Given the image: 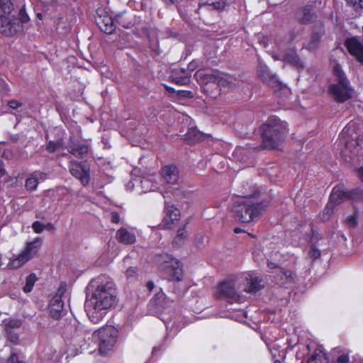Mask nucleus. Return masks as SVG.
<instances>
[{"label": "nucleus", "instance_id": "52", "mask_svg": "<svg viewBox=\"0 0 363 363\" xmlns=\"http://www.w3.org/2000/svg\"><path fill=\"white\" fill-rule=\"evenodd\" d=\"M19 15L21 16V23H26L29 20L28 15L24 14L22 10L20 11Z\"/></svg>", "mask_w": 363, "mask_h": 363}, {"label": "nucleus", "instance_id": "17", "mask_svg": "<svg viewBox=\"0 0 363 363\" xmlns=\"http://www.w3.org/2000/svg\"><path fill=\"white\" fill-rule=\"evenodd\" d=\"M67 148L72 155L77 158L85 157L87 155L89 150V147L87 145L83 143H75L72 138H70L69 140Z\"/></svg>", "mask_w": 363, "mask_h": 363}, {"label": "nucleus", "instance_id": "15", "mask_svg": "<svg viewBox=\"0 0 363 363\" xmlns=\"http://www.w3.org/2000/svg\"><path fill=\"white\" fill-rule=\"evenodd\" d=\"M69 172L72 176L80 179L83 186H86L89 182V172L86 167L81 163L73 162L69 169Z\"/></svg>", "mask_w": 363, "mask_h": 363}, {"label": "nucleus", "instance_id": "44", "mask_svg": "<svg viewBox=\"0 0 363 363\" xmlns=\"http://www.w3.org/2000/svg\"><path fill=\"white\" fill-rule=\"evenodd\" d=\"M32 228L35 233H41L45 229L44 224L38 220L34 221L32 224Z\"/></svg>", "mask_w": 363, "mask_h": 363}, {"label": "nucleus", "instance_id": "63", "mask_svg": "<svg viewBox=\"0 0 363 363\" xmlns=\"http://www.w3.org/2000/svg\"><path fill=\"white\" fill-rule=\"evenodd\" d=\"M168 36L169 37L176 38L177 36V34L176 33H172V31H169V34Z\"/></svg>", "mask_w": 363, "mask_h": 363}, {"label": "nucleus", "instance_id": "57", "mask_svg": "<svg viewBox=\"0 0 363 363\" xmlns=\"http://www.w3.org/2000/svg\"><path fill=\"white\" fill-rule=\"evenodd\" d=\"M45 229H47L48 230H52L55 229V226L52 223H48L47 224L44 225Z\"/></svg>", "mask_w": 363, "mask_h": 363}, {"label": "nucleus", "instance_id": "27", "mask_svg": "<svg viewBox=\"0 0 363 363\" xmlns=\"http://www.w3.org/2000/svg\"><path fill=\"white\" fill-rule=\"evenodd\" d=\"M283 61L285 63L291 64L297 67H303L298 55L294 49H289L286 52L283 53Z\"/></svg>", "mask_w": 363, "mask_h": 363}, {"label": "nucleus", "instance_id": "61", "mask_svg": "<svg viewBox=\"0 0 363 363\" xmlns=\"http://www.w3.org/2000/svg\"><path fill=\"white\" fill-rule=\"evenodd\" d=\"M166 4H174V0H162Z\"/></svg>", "mask_w": 363, "mask_h": 363}, {"label": "nucleus", "instance_id": "50", "mask_svg": "<svg viewBox=\"0 0 363 363\" xmlns=\"http://www.w3.org/2000/svg\"><path fill=\"white\" fill-rule=\"evenodd\" d=\"M335 205L329 201L326 207L324 209V214H327L328 216L333 213V208Z\"/></svg>", "mask_w": 363, "mask_h": 363}, {"label": "nucleus", "instance_id": "54", "mask_svg": "<svg viewBox=\"0 0 363 363\" xmlns=\"http://www.w3.org/2000/svg\"><path fill=\"white\" fill-rule=\"evenodd\" d=\"M7 89V84L5 81L0 78V92L4 91Z\"/></svg>", "mask_w": 363, "mask_h": 363}, {"label": "nucleus", "instance_id": "24", "mask_svg": "<svg viewBox=\"0 0 363 363\" xmlns=\"http://www.w3.org/2000/svg\"><path fill=\"white\" fill-rule=\"evenodd\" d=\"M96 22L99 28L106 33H112L115 30L113 19L108 15L99 16Z\"/></svg>", "mask_w": 363, "mask_h": 363}, {"label": "nucleus", "instance_id": "14", "mask_svg": "<svg viewBox=\"0 0 363 363\" xmlns=\"http://www.w3.org/2000/svg\"><path fill=\"white\" fill-rule=\"evenodd\" d=\"M350 54L363 63V44L355 37L347 38L345 43Z\"/></svg>", "mask_w": 363, "mask_h": 363}, {"label": "nucleus", "instance_id": "18", "mask_svg": "<svg viewBox=\"0 0 363 363\" xmlns=\"http://www.w3.org/2000/svg\"><path fill=\"white\" fill-rule=\"evenodd\" d=\"M49 314L55 320H58L65 313L64 301L51 298L48 306Z\"/></svg>", "mask_w": 363, "mask_h": 363}, {"label": "nucleus", "instance_id": "58", "mask_svg": "<svg viewBox=\"0 0 363 363\" xmlns=\"http://www.w3.org/2000/svg\"><path fill=\"white\" fill-rule=\"evenodd\" d=\"M6 174V170L4 168L3 162H0V178Z\"/></svg>", "mask_w": 363, "mask_h": 363}, {"label": "nucleus", "instance_id": "41", "mask_svg": "<svg viewBox=\"0 0 363 363\" xmlns=\"http://www.w3.org/2000/svg\"><path fill=\"white\" fill-rule=\"evenodd\" d=\"M138 268L136 267H128L125 272V277L128 280H133L136 279L138 276Z\"/></svg>", "mask_w": 363, "mask_h": 363}, {"label": "nucleus", "instance_id": "48", "mask_svg": "<svg viewBox=\"0 0 363 363\" xmlns=\"http://www.w3.org/2000/svg\"><path fill=\"white\" fill-rule=\"evenodd\" d=\"M346 221H347V223L348 224V225L350 227L354 228L357 225V218L353 215L348 216L346 219Z\"/></svg>", "mask_w": 363, "mask_h": 363}, {"label": "nucleus", "instance_id": "56", "mask_svg": "<svg viewBox=\"0 0 363 363\" xmlns=\"http://www.w3.org/2000/svg\"><path fill=\"white\" fill-rule=\"evenodd\" d=\"M146 287L147 288V289L150 291H151L155 287V284H154L153 281H147V283L146 284Z\"/></svg>", "mask_w": 363, "mask_h": 363}, {"label": "nucleus", "instance_id": "29", "mask_svg": "<svg viewBox=\"0 0 363 363\" xmlns=\"http://www.w3.org/2000/svg\"><path fill=\"white\" fill-rule=\"evenodd\" d=\"M167 271L169 273L171 280L175 281H180L183 278V270L180 262L179 261L177 262V264L169 265V269Z\"/></svg>", "mask_w": 363, "mask_h": 363}, {"label": "nucleus", "instance_id": "4", "mask_svg": "<svg viewBox=\"0 0 363 363\" xmlns=\"http://www.w3.org/2000/svg\"><path fill=\"white\" fill-rule=\"evenodd\" d=\"M333 75L335 83L329 86L328 92L334 100L338 103H342L351 99L353 89L350 86L349 80L338 64L333 67Z\"/></svg>", "mask_w": 363, "mask_h": 363}, {"label": "nucleus", "instance_id": "62", "mask_svg": "<svg viewBox=\"0 0 363 363\" xmlns=\"http://www.w3.org/2000/svg\"><path fill=\"white\" fill-rule=\"evenodd\" d=\"M303 354H304V353H301V352H298L296 353V358L298 359H299Z\"/></svg>", "mask_w": 363, "mask_h": 363}, {"label": "nucleus", "instance_id": "49", "mask_svg": "<svg viewBox=\"0 0 363 363\" xmlns=\"http://www.w3.org/2000/svg\"><path fill=\"white\" fill-rule=\"evenodd\" d=\"M8 106L13 109H16L21 106L22 104L17 100L13 99L8 102Z\"/></svg>", "mask_w": 363, "mask_h": 363}, {"label": "nucleus", "instance_id": "35", "mask_svg": "<svg viewBox=\"0 0 363 363\" xmlns=\"http://www.w3.org/2000/svg\"><path fill=\"white\" fill-rule=\"evenodd\" d=\"M37 281L36 275L34 273L29 274L26 279V285L23 286V291L26 293L30 292Z\"/></svg>", "mask_w": 363, "mask_h": 363}, {"label": "nucleus", "instance_id": "1", "mask_svg": "<svg viewBox=\"0 0 363 363\" xmlns=\"http://www.w3.org/2000/svg\"><path fill=\"white\" fill-rule=\"evenodd\" d=\"M113 281L101 282L86 298L84 306L89 320L98 323L116 301V292Z\"/></svg>", "mask_w": 363, "mask_h": 363}, {"label": "nucleus", "instance_id": "25", "mask_svg": "<svg viewBox=\"0 0 363 363\" xmlns=\"http://www.w3.org/2000/svg\"><path fill=\"white\" fill-rule=\"evenodd\" d=\"M247 281V285L245 289L247 293L255 294L264 287L263 280L258 277L250 275Z\"/></svg>", "mask_w": 363, "mask_h": 363}, {"label": "nucleus", "instance_id": "19", "mask_svg": "<svg viewBox=\"0 0 363 363\" xmlns=\"http://www.w3.org/2000/svg\"><path fill=\"white\" fill-rule=\"evenodd\" d=\"M162 177L168 184H176L179 180V170L174 165H167L162 169Z\"/></svg>", "mask_w": 363, "mask_h": 363}, {"label": "nucleus", "instance_id": "8", "mask_svg": "<svg viewBox=\"0 0 363 363\" xmlns=\"http://www.w3.org/2000/svg\"><path fill=\"white\" fill-rule=\"evenodd\" d=\"M195 77L202 83L213 82L218 84L219 86L230 87L235 84V79L233 77L227 74L219 76L211 74H204L201 71H197L195 74Z\"/></svg>", "mask_w": 363, "mask_h": 363}, {"label": "nucleus", "instance_id": "43", "mask_svg": "<svg viewBox=\"0 0 363 363\" xmlns=\"http://www.w3.org/2000/svg\"><path fill=\"white\" fill-rule=\"evenodd\" d=\"M9 340L13 344H18L19 342V337L18 333H15L14 330L6 331Z\"/></svg>", "mask_w": 363, "mask_h": 363}, {"label": "nucleus", "instance_id": "2", "mask_svg": "<svg viewBox=\"0 0 363 363\" xmlns=\"http://www.w3.org/2000/svg\"><path fill=\"white\" fill-rule=\"evenodd\" d=\"M262 143L258 150L264 148H277L285 139L287 133V124L277 117H270L262 126Z\"/></svg>", "mask_w": 363, "mask_h": 363}, {"label": "nucleus", "instance_id": "16", "mask_svg": "<svg viewBox=\"0 0 363 363\" xmlns=\"http://www.w3.org/2000/svg\"><path fill=\"white\" fill-rule=\"evenodd\" d=\"M233 0H199V8H204L208 11H223Z\"/></svg>", "mask_w": 363, "mask_h": 363}, {"label": "nucleus", "instance_id": "46", "mask_svg": "<svg viewBox=\"0 0 363 363\" xmlns=\"http://www.w3.org/2000/svg\"><path fill=\"white\" fill-rule=\"evenodd\" d=\"M348 4L352 5L355 10L363 9V0H346Z\"/></svg>", "mask_w": 363, "mask_h": 363}, {"label": "nucleus", "instance_id": "6", "mask_svg": "<svg viewBox=\"0 0 363 363\" xmlns=\"http://www.w3.org/2000/svg\"><path fill=\"white\" fill-rule=\"evenodd\" d=\"M296 20L302 25L314 23L318 16L315 12V3L307 4L298 7L295 12Z\"/></svg>", "mask_w": 363, "mask_h": 363}, {"label": "nucleus", "instance_id": "42", "mask_svg": "<svg viewBox=\"0 0 363 363\" xmlns=\"http://www.w3.org/2000/svg\"><path fill=\"white\" fill-rule=\"evenodd\" d=\"M321 253L319 249H318L315 245H311L308 252V256L313 259L315 260L317 258L320 257Z\"/></svg>", "mask_w": 363, "mask_h": 363}, {"label": "nucleus", "instance_id": "37", "mask_svg": "<svg viewBox=\"0 0 363 363\" xmlns=\"http://www.w3.org/2000/svg\"><path fill=\"white\" fill-rule=\"evenodd\" d=\"M38 184V179L35 177H30L26 180L25 186L28 191H34Z\"/></svg>", "mask_w": 363, "mask_h": 363}, {"label": "nucleus", "instance_id": "55", "mask_svg": "<svg viewBox=\"0 0 363 363\" xmlns=\"http://www.w3.org/2000/svg\"><path fill=\"white\" fill-rule=\"evenodd\" d=\"M267 267L269 268V269H277V268H279V266L276 264V263H274L272 262H270V261H268L267 262Z\"/></svg>", "mask_w": 363, "mask_h": 363}, {"label": "nucleus", "instance_id": "12", "mask_svg": "<svg viewBox=\"0 0 363 363\" xmlns=\"http://www.w3.org/2000/svg\"><path fill=\"white\" fill-rule=\"evenodd\" d=\"M215 296L216 298H225L233 301H238L240 298L235 291V283L232 280H226L220 283Z\"/></svg>", "mask_w": 363, "mask_h": 363}, {"label": "nucleus", "instance_id": "13", "mask_svg": "<svg viewBox=\"0 0 363 363\" xmlns=\"http://www.w3.org/2000/svg\"><path fill=\"white\" fill-rule=\"evenodd\" d=\"M257 73L259 77L272 88L279 89L281 87V83L278 80L277 75L272 74L267 65L259 64Z\"/></svg>", "mask_w": 363, "mask_h": 363}, {"label": "nucleus", "instance_id": "40", "mask_svg": "<svg viewBox=\"0 0 363 363\" xmlns=\"http://www.w3.org/2000/svg\"><path fill=\"white\" fill-rule=\"evenodd\" d=\"M67 292V286L65 284H61L55 295L52 298H56L59 301H63L62 298L65 296V293Z\"/></svg>", "mask_w": 363, "mask_h": 363}, {"label": "nucleus", "instance_id": "51", "mask_svg": "<svg viewBox=\"0 0 363 363\" xmlns=\"http://www.w3.org/2000/svg\"><path fill=\"white\" fill-rule=\"evenodd\" d=\"M111 220L113 223H118L120 222V215L117 212H112Z\"/></svg>", "mask_w": 363, "mask_h": 363}, {"label": "nucleus", "instance_id": "53", "mask_svg": "<svg viewBox=\"0 0 363 363\" xmlns=\"http://www.w3.org/2000/svg\"><path fill=\"white\" fill-rule=\"evenodd\" d=\"M197 67L198 65L197 62L195 61H192L188 65V69L191 72L195 70Z\"/></svg>", "mask_w": 363, "mask_h": 363}, {"label": "nucleus", "instance_id": "10", "mask_svg": "<svg viewBox=\"0 0 363 363\" xmlns=\"http://www.w3.org/2000/svg\"><path fill=\"white\" fill-rule=\"evenodd\" d=\"M13 16L2 15L0 17V32L6 35H13L22 31V25Z\"/></svg>", "mask_w": 363, "mask_h": 363}, {"label": "nucleus", "instance_id": "26", "mask_svg": "<svg viewBox=\"0 0 363 363\" xmlns=\"http://www.w3.org/2000/svg\"><path fill=\"white\" fill-rule=\"evenodd\" d=\"M313 362H325V363H328L329 362L323 347L320 345L317 346L312 352L311 354L308 357L306 363H311Z\"/></svg>", "mask_w": 363, "mask_h": 363}, {"label": "nucleus", "instance_id": "5", "mask_svg": "<svg viewBox=\"0 0 363 363\" xmlns=\"http://www.w3.org/2000/svg\"><path fill=\"white\" fill-rule=\"evenodd\" d=\"M117 337L118 331L111 325H106L93 333V337L99 342V352L104 355L108 354L113 350Z\"/></svg>", "mask_w": 363, "mask_h": 363}, {"label": "nucleus", "instance_id": "20", "mask_svg": "<svg viewBox=\"0 0 363 363\" xmlns=\"http://www.w3.org/2000/svg\"><path fill=\"white\" fill-rule=\"evenodd\" d=\"M171 81L177 84L186 85L191 82V73L185 69L174 70L170 76Z\"/></svg>", "mask_w": 363, "mask_h": 363}, {"label": "nucleus", "instance_id": "7", "mask_svg": "<svg viewBox=\"0 0 363 363\" xmlns=\"http://www.w3.org/2000/svg\"><path fill=\"white\" fill-rule=\"evenodd\" d=\"M62 334L65 339H74L79 342L84 340L83 327L76 319H72L64 325Z\"/></svg>", "mask_w": 363, "mask_h": 363}, {"label": "nucleus", "instance_id": "47", "mask_svg": "<svg viewBox=\"0 0 363 363\" xmlns=\"http://www.w3.org/2000/svg\"><path fill=\"white\" fill-rule=\"evenodd\" d=\"M7 363H23L18 359V354L16 352H11L7 360Z\"/></svg>", "mask_w": 363, "mask_h": 363}, {"label": "nucleus", "instance_id": "11", "mask_svg": "<svg viewBox=\"0 0 363 363\" xmlns=\"http://www.w3.org/2000/svg\"><path fill=\"white\" fill-rule=\"evenodd\" d=\"M325 35V26L322 22L315 23L311 29L310 39L303 44V48L310 51H314L319 47L321 38Z\"/></svg>", "mask_w": 363, "mask_h": 363}, {"label": "nucleus", "instance_id": "21", "mask_svg": "<svg viewBox=\"0 0 363 363\" xmlns=\"http://www.w3.org/2000/svg\"><path fill=\"white\" fill-rule=\"evenodd\" d=\"M43 244L42 238L38 237L33 241L26 243V246L21 252L30 260L38 253Z\"/></svg>", "mask_w": 363, "mask_h": 363}, {"label": "nucleus", "instance_id": "64", "mask_svg": "<svg viewBox=\"0 0 363 363\" xmlns=\"http://www.w3.org/2000/svg\"><path fill=\"white\" fill-rule=\"evenodd\" d=\"M241 231H242V230H241L240 228H235L234 229V232H235V233H240Z\"/></svg>", "mask_w": 363, "mask_h": 363}, {"label": "nucleus", "instance_id": "23", "mask_svg": "<svg viewBox=\"0 0 363 363\" xmlns=\"http://www.w3.org/2000/svg\"><path fill=\"white\" fill-rule=\"evenodd\" d=\"M350 193L345 191L341 186H335L330 196V201L337 205L343 201L350 198Z\"/></svg>", "mask_w": 363, "mask_h": 363}, {"label": "nucleus", "instance_id": "28", "mask_svg": "<svg viewBox=\"0 0 363 363\" xmlns=\"http://www.w3.org/2000/svg\"><path fill=\"white\" fill-rule=\"evenodd\" d=\"M156 261L159 264L161 269L167 270L169 269V265L177 264V262L178 260H177L169 255L164 253L157 256Z\"/></svg>", "mask_w": 363, "mask_h": 363}, {"label": "nucleus", "instance_id": "38", "mask_svg": "<svg viewBox=\"0 0 363 363\" xmlns=\"http://www.w3.org/2000/svg\"><path fill=\"white\" fill-rule=\"evenodd\" d=\"M333 353L340 354L337 357V363H347L349 362V355L347 353L342 352L340 348H335Z\"/></svg>", "mask_w": 363, "mask_h": 363}, {"label": "nucleus", "instance_id": "33", "mask_svg": "<svg viewBox=\"0 0 363 363\" xmlns=\"http://www.w3.org/2000/svg\"><path fill=\"white\" fill-rule=\"evenodd\" d=\"M201 138L200 132L196 128H189L188 132L185 134V139L190 143H194Z\"/></svg>", "mask_w": 363, "mask_h": 363}, {"label": "nucleus", "instance_id": "39", "mask_svg": "<svg viewBox=\"0 0 363 363\" xmlns=\"http://www.w3.org/2000/svg\"><path fill=\"white\" fill-rule=\"evenodd\" d=\"M280 272H281V279L283 278L285 279L286 281H291L294 279L295 274L294 273L289 269H284L283 268H280Z\"/></svg>", "mask_w": 363, "mask_h": 363}, {"label": "nucleus", "instance_id": "30", "mask_svg": "<svg viewBox=\"0 0 363 363\" xmlns=\"http://www.w3.org/2000/svg\"><path fill=\"white\" fill-rule=\"evenodd\" d=\"M29 259L21 252L16 257L10 259L7 264L9 269H18L26 264Z\"/></svg>", "mask_w": 363, "mask_h": 363}, {"label": "nucleus", "instance_id": "32", "mask_svg": "<svg viewBox=\"0 0 363 363\" xmlns=\"http://www.w3.org/2000/svg\"><path fill=\"white\" fill-rule=\"evenodd\" d=\"M13 10L11 0H0V17L2 15H10Z\"/></svg>", "mask_w": 363, "mask_h": 363}, {"label": "nucleus", "instance_id": "3", "mask_svg": "<svg viewBox=\"0 0 363 363\" xmlns=\"http://www.w3.org/2000/svg\"><path fill=\"white\" fill-rule=\"evenodd\" d=\"M266 207L263 202L255 203L251 198L245 197L233 202L232 211L239 221L248 223L259 219Z\"/></svg>", "mask_w": 363, "mask_h": 363}, {"label": "nucleus", "instance_id": "34", "mask_svg": "<svg viewBox=\"0 0 363 363\" xmlns=\"http://www.w3.org/2000/svg\"><path fill=\"white\" fill-rule=\"evenodd\" d=\"M295 38L296 35L294 33H292L289 40H286L281 35H277L274 40L277 50H281L283 48H284V47H286L287 44L289 42L292 41Z\"/></svg>", "mask_w": 363, "mask_h": 363}, {"label": "nucleus", "instance_id": "60", "mask_svg": "<svg viewBox=\"0 0 363 363\" xmlns=\"http://www.w3.org/2000/svg\"><path fill=\"white\" fill-rule=\"evenodd\" d=\"M358 176L361 179L362 181H363V167H360L357 170Z\"/></svg>", "mask_w": 363, "mask_h": 363}, {"label": "nucleus", "instance_id": "31", "mask_svg": "<svg viewBox=\"0 0 363 363\" xmlns=\"http://www.w3.org/2000/svg\"><path fill=\"white\" fill-rule=\"evenodd\" d=\"M5 331H11L18 329L22 325V320L17 318H8L4 320Z\"/></svg>", "mask_w": 363, "mask_h": 363}, {"label": "nucleus", "instance_id": "45", "mask_svg": "<svg viewBox=\"0 0 363 363\" xmlns=\"http://www.w3.org/2000/svg\"><path fill=\"white\" fill-rule=\"evenodd\" d=\"M186 231H185V228H180L177 230V237L174 239V242L175 243H179L181 242L182 240H183L184 238H186Z\"/></svg>", "mask_w": 363, "mask_h": 363}, {"label": "nucleus", "instance_id": "9", "mask_svg": "<svg viewBox=\"0 0 363 363\" xmlns=\"http://www.w3.org/2000/svg\"><path fill=\"white\" fill-rule=\"evenodd\" d=\"M164 216L162 222L160 226L162 229H172L175 227L176 223L179 221L180 217V211L174 205L168 202H165Z\"/></svg>", "mask_w": 363, "mask_h": 363}, {"label": "nucleus", "instance_id": "59", "mask_svg": "<svg viewBox=\"0 0 363 363\" xmlns=\"http://www.w3.org/2000/svg\"><path fill=\"white\" fill-rule=\"evenodd\" d=\"M272 57L276 60H282L283 61V54H279V55H273Z\"/></svg>", "mask_w": 363, "mask_h": 363}, {"label": "nucleus", "instance_id": "36", "mask_svg": "<svg viewBox=\"0 0 363 363\" xmlns=\"http://www.w3.org/2000/svg\"><path fill=\"white\" fill-rule=\"evenodd\" d=\"M63 147V142L62 140L56 141H50L46 145V150L49 152H55L56 150Z\"/></svg>", "mask_w": 363, "mask_h": 363}, {"label": "nucleus", "instance_id": "22", "mask_svg": "<svg viewBox=\"0 0 363 363\" xmlns=\"http://www.w3.org/2000/svg\"><path fill=\"white\" fill-rule=\"evenodd\" d=\"M116 238L118 242L123 245H132L136 242L135 234L129 232L125 228H121L117 230Z\"/></svg>", "mask_w": 363, "mask_h": 363}]
</instances>
